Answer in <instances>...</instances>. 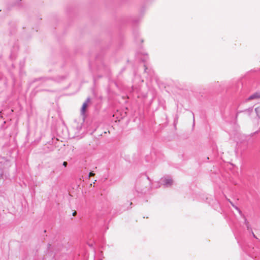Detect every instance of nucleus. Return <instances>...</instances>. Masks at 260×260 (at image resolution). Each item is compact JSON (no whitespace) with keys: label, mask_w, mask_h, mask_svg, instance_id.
Masks as SVG:
<instances>
[{"label":"nucleus","mask_w":260,"mask_h":260,"mask_svg":"<svg viewBox=\"0 0 260 260\" xmlns=\"http://www.w3.org/2000/svg\"><path fill=\"white\" fill-rule=\"evenodd\" d=\"M228 201L230 203V204H231V205L236 209L238 211V212H239V214L244 219V223L245 224V225L247 227V229L248 230H251V228L250 227V224H249L248 222L247 221L245 216L242 214V211L240 210V209L237 207L236 206V205H235L232 202H231L229 199L228 200Z\"/></svg>","instance_id":"1"},{"label":"nucleus","mask_w":260,"mask_h":260,"mask_svg":"<svg viewBox=\"0 0 260 260\" xmlns=\"http://www.w3.org/2000/svg\"><path fill=\"white\" fill-rule=\"evenodd\" d=\"M161 182L166 187H169L171 186L173 184V180L169 177H166L164 178V179H161Z\"/></svg>","instance_id":"2"},{"label":"nucleus","mask_w":260,"mask_h":260,"mask_svg":"<svg viewBox=\"0 0 260 260\" xmlns=\"http://www.w3.org/2000/svg\"><path fill=\"white\" fill-rule=\"evenodd\" d=\"M89 101H90V98H88L86 99V100L85 101V102L83 104L82 107L81 109V114L82 115H84L85 111H86V109L88 106V104L89 102Z\"/></svg>","instance_id":"3"},{"label":"nucleus","mask_w":260,"mask_h":260,"mask_svg":"<svg viewBox=\"0 0 260 260\" xmlns=\"http://www.w3.org/2000/svg\"><path fill=\"white\" fill-rule=\"evenodd\" d=\"M260 98V92H256L254 93L253 94H251L250 96L248 97L247 99L248 101L254 100V99H257Z\"/></svg>","instance_id":"4"},{"label":"nucleus","mask_w":260,"mask_h":260,"mask_svg":"<svg viewBox=\"0 0 260 260\" xmlns=\"http://www.w3.org/2000/svg\"><path fill=\"white\" fill-rule=\"evenodd\" d=\"M247 114L248 115H250L251 113L253 112V108H250L243 111Z\"/></svg>","instance_id":"5"},{"label":"nucleus","mask_w":260,"mask_h":260,"mask_svg":"<svg viewBox=\"0 0 260 260\" xmlns=\"http://www.w3.org/2000/svg\"><path fill=\"white\" fill-rule=\"evenodd\" d=\"M66 79V76H61L59 77L58 78H56L55 81L57 82H60L63 80Z\"/></svg>","instance_id":"6"},{"label":"nucleus","mask_w":260,"mask_h":260,"mask_svg":"<svg viewBox=\"0 0 260 260\" xmlns=\"http://www.w3.org/2000/svg\"><path fill=\"white\" fill-rule=\"evenodd\" d=\"M255 113L257 115V116L260 119V107H257L255 109Z\"/></svg>","instance_id":"7"},{"label":"nucleus","mask_w":260,"mask_h":260,"mask_svg":"<svg viewBox=\"0 0 260 260\" xmlns=\"http://www.w3.org/2000/svg\"><path fill=\"white\" fill-rule=\"evenodd\" d=\"M49 80H50V79L47 78H39V79H35V81H39V80H41V81H42V82H47Z\"/></svg>","instance_id":"8"},{"label":"nucleus","mask_w":260,"mask_h":260,"mask_svg":"<svg viewBox=\"0 0 260 260\" xmlns=\"http://www.w3.org/2000/svg\"><path fill=\"white\" fill-rule=\"evenodd\" d=\"M94 173L93 172H90L88 176V178H89L90 177L93 176L94 175Z\"/></svg>","instance_id":"9"},{"label":"nucleus","mask_w":260,"mask_h":260,"mask_svg":"<svg viewBox=\"0 0 260 260\" xmlns=\"http://www.w3.org/2000/svg\"><path fill=\"white\" fill-rule=\"evenodd\" d=\"M259 132H260V128H259V129L255 132L254 133H253V134H252L251 135H253L254 134H258L259 133Z\"/></svg>","instance_id":"10"},{"label":"nucleus","mask_w":260,"mask_h":260,"mask_svg":"<svg viewBox=\"0 0 260 260\" xmlns=\"http://www.w3.org/2000/svg\"><path fill=\"white\" fill-rule=\"evenodd\" d=\"M67 164H67V162L66 161H64V162H63V165L64 167H66V166H67Z\"/></svg>","instance_id":"11"},{"label":"nucleus","mask_w":260,"mask_h":260,"mask_svg":"<svg viewBox=\"0 0 260 260\" xmlns=\"http://www.w3.org/2000/svg\"><path fill=\"white\" fill-rule=\"evenodd\" d=\"M144 68H145V70H145V72H146V71H147V68L146 67V65H145V64H144Z\"/></svg>","instance_id":"12"},{"label":"nucleus","mask_w":260,"mask_h":260,"mask_svg":"<svg viewBox=\"0 0 260 260\" xmlns=\"http://www.w3.org/2000/svg\"><path fill=\"white\" fill-rule=\"evenodd\" d=\"M76 214H77L76 211H74V212L73 213V216H75V215H76Z\"/></svg>","instance_id":"13"},{"label":"nucleus","mask_w":260,"mask_h":260,"mask_svg":"<svg viewBox=\"0 0 260 260\" xmlns=\"http://www.w3.org/2000/svg\"><path fill=\"white\" fill-rule=\"evenodd\" d=\"M146 58H147V56L146 57ZM146 60V58L143 59V61H144V62Z\"/></svg>","instance_id":"14"},{"label":"nucleus","mask_w":260,"mask_h":260,"mask_svg":"<svg viewBox=\"0 0 260 260\" xmlns=\"http://www.w3.org/2000/svg\"><path fill=\"white\" fill-rule=\"evenodd\" d=\"M252 235H253V237L256 238V237H255V235L254 234V233L253 232H252Z\"/></svg>","instance_id":"15"},{"label":"nucleus","mask_w":260,"mask_h":260,"mask_svg":"<svg viewBox=\"0 0 260 260\" xmlns=\"http://www.w3.org/2000/svg\"><path fill=\"white\" fill-rule=\"evenodd\" d=\"M192 114L193 115V117L194 118V114H193V113H192Z\"/></svg>","instance_id":"16"},{"label":"nucleus","mask_w":260,"mask_h":260,"mask_svg":"<svg viewBox=\"0 0 260 260\" xmlns=\"http://www.w3.org/2000/svg\"><path fill=\"white\" fill-rule=\"evenodd\" d=\"M100 260H103V259H100Z\"/></svg>","instance_id":"17"}]
</instances>
